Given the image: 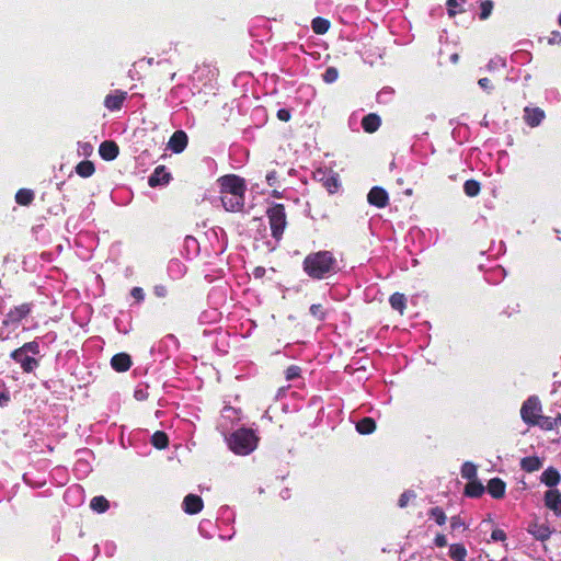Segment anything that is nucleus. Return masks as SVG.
Returning a JSON list of instances; mask_svg holds the SVG:
<instances>
[{
  "label": "nucleus",
  "mask_w": 561,
  "mask_h": 561,
  "mask_svg": "<svg viewBox=\"0 0 561 561\" xmlns=\"http://www.w3.org/2000/svg\"><path fill=\"white\" fill-rule=\"evenodd\" d=\"M302 270L310 278L321 280L336 274L339 263L333 252L320 250L306 255Z\"/></svg>",
  "instance_id": "nucleus-1"
},
{
  "label": "nucleus",
  "mask_w": 561,
  "mask_h": 561,
  "mask_svg": "<svg viewBox=\"0 0 561 561\" xmlns=\"http://www.w3.org/2000/svg\"><path fill=\"white\" fill-rule=\"evenodd\" d=\"M227 442L236 455L247 456L257 447L259 437L253 430L241 427L232 432Z\"/></svg>",
  "instance_id": "nucleus-2"
},
{
  "label": "nucleus",
  "mask_w": 561,
  "mask_h": 561,
  "mask_svg": "<svg viewBox=\"0 0 561 561\" xmlns=\"http://www.w3.org/2000/svg\"><path fill=\"white\" fill-rule=\"evenodd\" d=\"M266 216L271 228L272 237L279 241L287 226V216L283 204H273L267 210Z\"/></svg>",
  "instance_id": "nucleus-3"
},
{
  "label": "nucleus",
  "mask_w": 561,
  "mask_h": 561,
  "mask_svg": "<svg viewBox=\"0 0 561 561\" xmlns=\"http://www.w3.org/2000/svg\"><path fill=\"white\" fill-rule=\"evenodd\" d=\"M541 413V403L540 400L536 397H529L520 408V416L522 420L528 424L535 426L537 423V419H539Z\"/></svg>",
  "instance_id": "nucleus-4"
},
{
  "label": "nucleus",
  "mask_w": 561,
  "mask_h": 561,
  "mask_svg": "<svg viewBox=\"0 0 561 561\" xmlns=\"http://www.w3.org/2000/svg\"><path fill=\"white\" fill-rule=\"evenodd\" d=\"M218 182L220 194H244L247 191L244 180L236 174L224 175Z\"/></svg>",
  "instance_id": "nucleus-5"
},
{
  "label": "nucleus",
  "mask_w": 561,
  "mask_h": 561,
  "mask_svg": "<svg viewBox=\"0 0 561 561\" xmlns=\"http://www.w3.org/2000/svg\"><path fill=\"white\" fill-rule=\"evenodd\" d=\"M10 357L21 366L23 373L25 374L33 373L39 366L38 359H36L33 356H30L20 347L12 351Z\"/></svg>",
  "instance_id": "nucleus-6"
},
{
  "label": "nucleus",
  "mask_w": 561,
  "mask_h": 561,
  "mask_svg": "<svg viewBox=\"0 0 561 561\" xmlns=\"http://www.w3.org/2000/svg\"><path fill=\"white\" fill-rule=\"evenodd\" d=\"M314 179L330 193L334 194L340 187L339 175L332 171L318 169L314 173Z\"/></svg>",
  "instance_id": "nucleus-7"
},
{
  "label": "nucleus",
  "mask_w": 561,
  "mask_h": 561,
  "mask_svg": "<svg viewBox=\"0 0 561 561\" xmlns=\"http://www.w3.org/2000/svg\"><path fill=\"white\" fill-rule=\"evenodd\" d=\"M32 302H24L10 309L3 319V325L18 324L32 312Z\"/></svg>",
  "instance_id": "nucleus-8"
},
{
  "label": "nucleus",
  "mask_w": 561,
  "mask_h": 561,
  "mask_svg": "<svg viewBox=\"0 0 561 561\" xmlns=\"http://www.w3.org/2000/svg\"><path fill=\"white\" fill-rule=\"evenodd\" d=\"M220 199L227 211L238 213L244 207V194H220Z\"/></svg>",
  "instance_id": "nucleus-9"
},
{
  "label": "nucleus",
  "mask_w": 561,
  "mask_h": 561,
  "mask_svg": "<svg viewBox=\"0 0 561 561\" xmlns=\"http://www.w3.org/2000/svg\"><path fill=\"white\" fill-rule=\"evenodd\" d=\"M367 202L378 208H385L389 204V195L385 188L374 186L367 195Z\"/></svg>",
  "instance_id": "nucleus-10"
},
{
  "label": "nucleus",
  "mask_w": 561,
  "mask_h": 561,
  "mask_svg": "<svg viewBox=\"0 0 561 561\" xmlns=\"http://www.w3.org/2000/svg\"><path fill=\"white\" fill-rule=\"evenodd\" d=\"M545 506L552 511L556 516H561V492L558 489H550L543 496Z\"/></svg>",
  "instance_id": "nucleus-11"
},
{
  "label": "nucleus",
  "mask_w": 561,
  "mask_h": 561,
  "mask_svg": "<svg viewBox=\"0 0 561 561\" xmlns=\"http://www.w3.org/2000/svg\"><path fill=\"white\" fill-rule=\"evenodd\" d=\"M524 121L529 127H537L545 119L546 114L545 111L540 107H529L526 106L524 108Z\"/></svg>",
  "instance_id": "nucleus-12"
},
{
  "label": "nucleus",
  "mask_w": 561,
  "mask_h": 561,
  "mask_svg": "<svg viewBox=\"0 0 561 561\" xmlns=\"http://www.w3.org/2000/svg\"><path fill=\"white\" fill-rule=\"evenodd\" d=\"M127 98V92L115 90L114 93L107 94L104 99V106L110 111H118L122 108L124 101Z\"/></svg>",
  "instance_id": "nucleus-13"
},
{
  "label": "nucleus",
  "mask_w": 561,
  "mask_h": 561,
  "mask_svg": "<svg viewBox=\"0 0 561 561\" xmlns=\"http://www.w3.org/2000/svg\"><path fill=\"white\" fill-rule=\"evenodd\" d=\"M204 507V502L201 496L196 494H187L183 500V510L188 515L199 513Z\"/></svg>",
  "instance_id": "nucleus-14"
},
{
  "label": "nucleus",
  "mask_w": 561,
  "mask_h": 561,
  "mask_svg": "<svg viewBox=\"0 0 561 561\" xmlns=\"http://www.w3.org/2000/svg\"><path fill=\"white\" fill-rule=\"evenodd\" d=\"M187 142L188 139L185 131L176 130L170 137L168 146L174 153H181L186 148Z\"/></svg>",
  "instance_id": "nucleus-15"
},
{
  "label": "nucleus",
  "mask_w": 561,
  "mask_h": 561,
  "mask_svg": "<svg viewBox=\"0 0 561 561\" xmlns=\"http://www.w3.org/2000/svg\"><path fill=\"white\" fill-rule=\"evenodd\" d=\"M99 153L103 160L112 161L117 158L119 153V147L113 140H104L99 147Z\"/></svg>",
  "instance_id": "nucleus-16"
},
{
  "label": "nucleus",
  "mask_w": 561,
  "mask_h": 561,
  "mask_svg": "<svg viewBox=\"0 0 561 561\" xmlns=\"http://www.w3.org/2000/svg\"><path fill=\"white\" fill-rule=\"evenodd\" d=\"M485 490L495 500H501L505 496L506 483L501 478H492L489 480Z\"/></svg>",
  "instance_id": "nucleus-17"
},
{
  "label": "nucleus",
  "mask_w": 561,
  "mask_h": 561,
  "mask_svg": "<svg viewBox=\"0 0 561 561\" xmlns=\"http://www.w3.org/2000/svg\"><path fill=\"white\" fill-rule=\"evenodd\" d=\"M171 180V174L165 171L164 165H158L153 173L149 176L148 184L156 187L162 184H168Z\"/></svg>",
  "instance_id": "nucleus-18"
},
{
  "label": "nucleus",
  "mask_w": 561,
  "mask_h": 561,
  "mask_svg": "<svg viewBox=\"0 0 561 561\" xmlns=\"http://www.w3.org/2000/svg\"><path fill=\"white\" fill-rule=\"evenodd\" d=\"M111 366L117 373H125L131 366V357L127 353H117L111 358Z\"/></svg>",
  "instance_id": "nucleus-19"
},
{
  "label": "nucleus",
  "mask_w": 561,
  "mask_h": 561,
  "mask_svg": "<svg viewBox=\"0 0 561 561\" xmlns=\"http://www.w3.org/2000/svg\"><path fill=\"white\" fill-rule=\"evenodd\" d=\"M540 480L545 485L554 488L560 483L561 474L554 467H549L542 472Z\"/></svg>",
  "instance_id": "nucleus-20"
},
{
  "label": "nucleus",
  "mask_w": 561,
  "mask_h": 561,
  "mask_svg": "<svg viewBox=\"0 0 561 561\" xmlns=\"http://www.w3.org/2000/svg\"><path fill=\"white\" fill-rule=\"evenodd\" d=\"M484 492L485 486L478 479L468 481L463 490V494L471 499L481 497Z\"/></svg>",
  "instance_id": "nucleus-21"
},
{
  "label": "nucleus",
  "mask_w": 561,
  "mask_h": 561,
  "mask_svg": "<svg viewBox=\"0 0 561 561\" xmlns=\"http://www.w3.org/2000/svg\"><path fill=\"white\" fill-rule=\"evenodd\" d=\"M528 533L531 534L537 540L545 541L550 535V528L545 524L531 523L528 526Z\"/></svg>",
  "instance_id": "nucleus-22"
},
{
  "label": "nucleus",
  "mask_w": 561,
  "mask_h": 561,
  "mask_svg": "<svg viewBox=\"0 0 561 561\" xmlns=\"http://www.w3.org/2000/svg\"><path fill=\"white\" fill-rule=\"evenodd\" d=\"M381 119L380 117L375 113H369L365 115L362 119V127L363 129L368 133L373 134L378 130L380 127Z\"/></svg>",
  "instance_id": "nucleus-23"
},
{
  "label": "nucleus",
  "mask_w": 561,
  "mask_h": 561,
  "mask_svg": "<svg viewBox=\"0 0 561 561\" xmlns=\"http://www.w3.org/2000/svg\"><path fill=\"white\" fill-rule=\"evenodd\" d=\"M542 467V461L537 456L524 457L520 460V468L526 472L538 471Z\"/></svg>",
  "instance_id": "nucleus-24"
},
{
  "label": "nucleus",
  "mask_w": 561,
  "mask_h": 561,
  "mask_svg": "<svg viewBox=\"0 0 561 561\" xmlns=\"http://www.w3.org/2000/svg\"><path fill=\"white\" fill-rule=\"evenodd\" d=\"M376 422L373 417L366 416L356 423V431L362 435H368L376 431Z\"/></svg>",
  "instance_id": "nucleus-25"
},
{
  "label": "nucleus",
  "mask_w": 561,
  "mask_h": 561,
  "mask_svg": "<svg viewBox=\"0 0 561 561\" xmlns=\"http://www.w3.org/2000/svg\"><path fill=\"white\" fill-rule=\"evenodd\" d=\"M95 172L94 163L90 160L80 161L76 165V173L81 178H90Z\"/></svg>",
  "instance_id": "nucleus-26"
},
{
  "label": "nucleus",
  "mask_w": 561,
  "mask_h": 561,
  "mask_svg": "<svg viewBox=\"0 0 561 561\" xmlns=\"http://www.w3.org/2000/svg\"><path fill=\"white\" fill-rule=\"evenodd\" d=\"M153 447L159 450L165 449L169 446V437L163 431H156L150 439Z\"/></svg>",
  "instance_id": "nucleus-27"
},
{
  "label": "nucleus",
  "mask_w": 561,
  "mask_h": 561,
  "mask_svg": "<svg viewBox=\"0 0 561 561\" xmlns=\"http://www.w3.org/2000/svg\"><path fill=\"white\" fill-rule=\"evenodd\" d=\"M448 554L454 561H466L468 552L462 543H453L449 546Z\"/></svg>",
  "instance_id": "nucleus-28"
},
{
  "label": "nucleus",
  "mask_w": 561,
  "mask_h": 561,
  "mask_svg": "<svg viewBox=\"0 0 561 561\" xmlns=\"http://www.w3.org/2000/svg\"><path fill=\"white\" fill-rule=\"evenodd\" d=\"M34 201V192L30 188H20L15 194V202L21 206H28Z\"/></svg>",
  "instance_id": "nucleus-29"
},
{
  "label": "nucleus",
  "mask_w": 561,
  "mask_h": 561,
  "mask_svg": "<svg viewBox=\"0 0 561 561\" xmlns=\"http://www.w3.org/2000/svg\"><path fill=\"white\" fill-rule=\"evenodd\" d=\"M389 302L392 309L399 311L401 314H403L405 307H407V298L401 293H394L390 296Z\"/></svg>",
  "instance_id": "nucleus-30"
},
{
  "label": "nucleus",
  "mask_w": 561,
  "mask_h": 561,
  "mask_svg": "<svg viewBox=\"0 0 561 561\" xmlns=\"http://www.w3.org/2000/svg\"><path fill=\"white\" fill-rule=\"evenodd\" d=\"M311 27L316 34L322 35L329 31L330 22L324 18L317 16L312 20Z\"/></svg>",
  "instance_id": "nucleus-31"
},
{
  "label": "nucleus",
  "mask_w": 561,
  "mask_h": 561,
  "mask_svg": "<svg viewBox=\"0 0 561 561\" xmlns=\"http://www.w3.org/2000/svg\"><path fill=\"white\" fill-rule=\"evenodd\" d=\"M481 191V184L477 180L470 179L463 183V192L469 197H476Z\"/></svg>",
  "instance_id": "nucleus-32"
},
{
  "label": "nucleus",
  "mask_w": 561,
  "mask_h": 561,
  "mask_svg": "<svg viewBox=\"0 0 561 561\" xmlns=\"http://www.w3.org/2000/svg\"><path fill=\"white\" fill-rule=\"evenodd\" d=\"M90 507L94 511V512H98V513H104L108 510L110 507V503L108 501L100 495V496H94L91 502H90Z\"/></svg>",
  "instance_id": "nucleus-33"
},
{
  "label": "nucleus",
  "mask_w": 561,
  "mask_h": 561,
  "mask_svg": "<svg viewBox=\"0 0 561 561\" xmlns=\"http://www.w3.org/2000/svg\"><path fill=\"white\" fill-rule=\"evenodd\" d=\"M466 0H447L446 7L449 16H455L458 13L465 12L463 3Z\"/></svg>",
  "instance_id": "nucleus-34"
},
{
  "label": "nucleus",
  "mask_w": 561,
  "mask_h": 561,
  "mask_svg": "<svg viewBox=\"0 0 561 561\" xmlns=\"http://www.w3.org/2000/svg\"><path fill=\"white\" fill-rule=\"evenodd\" d=\"M461 477L468 481L477 479V466L470 461L462 465L460 470Z\"/></svg>",
  "instance_id": "nucleus-35"
},
{
  "label": "nucleus",
  "mask_w": 561,
  "mask_h": 561,
  "mask_svg": "<svg viewBox=\"0 0 561 561\" xmlns=\"http://www.w3.org/2000/svg\"><path fill=\"white\" fill-rule=\"evenodd\" d=\"M480 12H479V19L480 20H486L492 14L494 2L491 0H483L480 5Z\"/></svg>",
  "instance_id": "nucleus-36"
},
{
  "label": "nucleus",
  "mask_w": 561,
  "mask_h": 561,
  "mask_svg": "<svg viewBox=\"0 0 561 561\" xmlns=\"http://www.w3.org/2000/svg\"><path fill=\"white\" fill-rule=\"evenodd\" d=\"M536 425L540 426L542 430L551 431L558 426V421L553 420L551 416L540 415L539 419L536 420Z\"/></svg>",
  "instance_id": "nucleus-37"
},
{
  "label": "nucleus",
  "mask_w": 561,
  "mask_h": 561,
  "mask_svg": "<svg viewBox=\"0 0 561 561\" xmlns=\"http://www.w3.org/2000/svg\"><path fill=\"white\" fill-rule=\"evenodd\" d=\"M430 517L434 518L437 525L442 526L446 523L447 517L442 507H432L428 512Z\"/></svg>",
  "instance_id": "nucleus-38"
},
{
  "label": "nucleus",
  "mask_w": 561,
  "mask_h": 561,
  "mask_svg": "<svg viewBox=\"0 0 561 561\" xmlns=\"http://www.w3.org/2000/svg\"><path fill=\"white\" fill-rule=\"evenodd\" d=\"M309 311L310 314L318 321H323L325 319L327 313L321 304L311 305Z\"/></svg>",
  "instance_id": "nucleus-39"
},
{
  "label": "nucleus",
  "mask_w": 561,
  "mask_h": 561,
  "mask_svg": "<svg viewBox=\"0 0 561 561\" xmlns=\"http://www.w3.org/2000/svg\"><path fill=\"white\" fill-rule=\"evenodd\" d=\"M415 497H416V494H415V492H414V491H412V490H407V491H404V492L400 495V497H399V501H398V505H399V507H401V508L407 507V506L409 505V502H410L411 500L415 499Z\"/></svg>",
  "instance_id": "nucleus-40"
},
{
  "label": "nucleus",
  "mask_w": 561,
  "mask_h": 561,
  "mask_svg": "<svg viewBox=\"0 0 561 561\" xmlns=\"http://www.w3.org/2000/svg\"><path fill=\"white\" fill-rule=\"evenodd\" d=\"M339 78V71L335 67H329L322 75V79L325 83H333Z\"/></svg>",
  "instance_id": "nucleus-41"
},
{
  "label": "nucleus",
  "mask_w": 561,
  "mask_h": 561,
  "mask_svg": "<svg viewBox=\"0 0 561 561\" xmlns=\"http://www.w3.org/2000/svg\"><path fill=\"white\" fill-rule=\"evenodd\" d=\"M20 348L23 350L25 353H31L33 355H38L41 352L39 343L37 341L26 342L22 346H20Z\"/></svg>",
  "instance_id": "nucleus-42"
},
{
  "label": "nucleus",
  "mask_w": 561,
  "mask_h": 561,
  "mask_svg": "<svg viewBox=\"0 0 561 561\" xmlns=\"http://www.w3.org/2000/svg\"><path fill=\"white\" fill-rule=\"evenodd\" d=\"M301 369L299 366L290 365L285 370L286 380H294L300 376Z\"/></svg>",
  "instance_id": "nucleus-43"
},
{
  "label": "nucleus",
  "mask_w": 561,
  "mask_h": 561,
  "mask_svg": "<svg viewBox=\"0 0 561 561\" xmlns=\"http://www.w3.org/2000/svg\"><path fill=\"white\" fill-rule=\"evenodd\" d=\"M547 43L549 45H560L561 44V33L559 31H552L550 36L547 38Z\"/></svg>",
  "instance_id": "nucleus-44"
},
{
  "label": "nucleus",
  "mask_w": 561,
  "mask_h": 561,
  "mask_svg": "<svg viewBox=\"0 0 561 561\" xmlns=\"http://www.w3.org/2000/svg\"><path fill=\"white\" fill-rule=\"evenodd\" d=\"M491 539L493 541H504V540H506V534H505V531L503 529L495 528L491 533Z\"/></svg>",
  "instance_id": "nucleus-45"
},
{
  "label": "nucleus",
  "mask_w": 561,
  "mask_h": 561,
  "mask_svg": "<svg viewBox=\"0 0 561 561\" xmlns=\"http://www.w3.org/2000/svg\"><path fill=\"white\" fill-rule=\"evenodd\" d=\"M276 116L282 122H288L291 117L290 111L287 108H279L276 113Z\"/></svg>",
  "instance_id": "nucleus-46"
},
{
  "label": "nucleus",
  "mask_w": 561,
  "mask_h": 561,
  "mask_svg": "<svg viewBox=\"0 0 561 561\" xmlns=\"http://www.w3.org/2000/svg\"><path fill=\"white\" fill-rule=\"evenodd\" d=\"M153 293L159 298H164L168 295V288L164 285H156L153 288Z\"/></svg>",
  "instance_id": "nucleus-47"
},
{
  "label": "nucleus",
  "mask_w": 561,
  "mask_h": 561,
  "mask_svg": "<svg viewBox=\"0 0 561 561\" xmlns=\"http://www.w3.org/2000/svg\"><path fill=\"white\" fill-rule=\"evenodd\" d=\"M465 526V523L462 522L461 517L456 515L450 518V527L451 529H458L460 527Z\"/></svg>",
  "instance_id": "nucleus-48"
},
{
  "label": "nucleus",
  "mask_w": 561,
  "mask_h": 561,
  "mask_svg": "<svg viewBox=\"0 0 561 561\" xmlns=\"http://www.w3.org/2000/svg\"><path fill=\"white\" fill-rule=\"evenodd\" d=\"M130 294L137 301H141L145 298L144 290L140 287H134Z\"/></svg>",
  "instance_id": "nucleus-49"
},
{
  "label": "nucleus",
  "mask_w": 561,
  "mask_h": 561,
  "mask_svg": "<svg viewBox=\"0 0 561 561\" xmlns=\"http://www.w3.org/2000/svg\"><path fill=\"white\" fill-rule=\"evenodd\" d=\"M434 543L439 548L447 546L446 536L443 534H437L434 539Z\"/></svg>",
  "instance_id": "nucleus-50"
},
{
  "label": "nucleus",
  "mask_w": 561,
  "mask_h": 561,
  "mask_svg": "<svg viewBox=\"0 0 561 561\" xmlns=\"http://www.w3.org/2000/svg\"><path fill=\"white\" fill-rule=\"evenodd\" d=\"M478 84L483 90H491L492 89L491 80L489 78H486V77L479 79Z\"/></svg>",
  "instance_id": "nucleus-51"
},
{
  "label": "nucleus",
  "mask_w": 561,
  "mask_h": 561,
  "mask_svg": "<svg viewBox=\"0 0 561 561\" xmlns=\"http://www.w3.org/2000/svg\"><path fill=\"white\" fill-rule=\"evenodd\" d=\"M265 268L263 266H256L254 270H253V276L255 278H263L264 275H265Z\"/></svg>",
  "instance_id": "nucleus-52"
},
{
  "label": "nucleus",
  "mask_w": 561,
  "mask_h": 561,
  "mask_svg": "<svg viewBox=\"0 0 561 561\" xmlns=\"http://www.w3.org/2000/svg\"><path fill=\"white\" fill-rule=\"evenodd\" d=\"M10 401V396L7 392H0V407L7 405Z\"/></svg>",
  "instance_id": "nucleus-53"
},
{
  "label": "nucleus",
  "mask_w": 561,
  "mask_h": 561,
  "mask_svg": "<svg viewBox=\"0 0 561 561\" xmlns=\"http://www.w3.org/2000/svg\"><path fill=\"white\" fill-rule=\"evenodd\" d=\"M275 180H276V171H272L266 174V181H267L268 185L272 186L274 184Z\"/></svg>",
  "instance_id": "nucleus-54"
},
{
  "label": "nucleus",
  "mask_w": 561,
  "mask_h": 561,
  "mask_svg": "<svg viewBox=\"0 0 561 561\" xmlns=\"http://www.w3.org/2000/svg\"><path fill=\"white\" fill-rule=\"evenodd\" d=\"M450 59H451V61H453V62H457V61H458V59H459V55H458V54H453V55L450 56Z\"/></svg>",
  "instance_id": "nucleus-55"
},
{
  "label": "nucleus",
  "mask_w": 561,
  "mask_h": 561,
  "mask_svg": "<svg viewBox=\"0 0 561 561\" xmlns=\"http://www.w3.org/2000/svg\"><path fill=\"white\" fill-rule=\"evenodd\" d=\"M553 420L558 421V425H561V413H559Z\"/></svg>",
  "instance_id": "nucleus-56"
},
{
  "label": "nucleus",
  "mask_w": 561,
  "mask_h": 561,
  "mask_svg": "<svg viewBox=\"0 0 561 561\" xmlns=\"http://www.w3.org/2000/svg\"><path fill=\"white\" fill-rule=\"evenodd\" d=\"M273 196H275V197H279V193H278L277 191H274V192H273Z\"/></svg>",
  "instance_id": "nucleus-57"
},
{
  "label": "nucleus",
  "mask_w": 561,
  "mask_h": 561,
  "mask_svg": "<svg viewBox=\"0 0 561 561\" xmlns=\"http://www.w3.org/2000/svg\"><path fill=\"white\" fill-rule=\"evenodd\" d=\"M558 22H559V25L561 26V12H560V15H559Z\"/></svg>",
  "instance_id": "nucleus-58"
}]
</instances>
